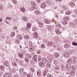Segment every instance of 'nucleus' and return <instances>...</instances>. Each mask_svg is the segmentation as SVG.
<instances>
[{"mask_svg":"<svg viewBox=\"0 0 77 77\" xmlns=\"http://www.w3.org/2000/svg\"><path fill=\"white\" fill-rule=\"evenodd\" d=\"M38 59V61H40L41 60V56H38L37 55H35L33 57L32 60L34 61V62L36 63L37 62V59Z\"/></svg>","mask_w":77,"mask_h":77,"instance_id":"nucleus-1","label":"nucleus"},{"mask_svg":"<svg viewBox=\"0 0 77 77\" xmlns=\"http://www.w3.org/2000/svg\"><path fill=\"white\" fill-rule=\"evenodd\" d=\"M63 56L65 57H69V54L68 52H64L63 54Z\"/></svg>","mask_w":77,"mask_h":77,"instance_id":"nucleus-2","label":"nucleus"},{"mask_svg":"<svg viewBox=\"0 0 77 77\" xmlns=\"http://www.w3.org/2000/svg\"><path fill=\"white\" fill-rule=\"evenodd\" d=\"M41 7L42 8H43V9H44L45 8V7H47L46 3L44 2L42 3L41 4Z\"/></svg>","mask_w":77,"mask_h":77,"instance_id":"nucleus-3","label":"nucleus"},{"mask_svg":"<svg viewBox=\"0 0 77 77\" xmlns=\"http://www.w3.org/2000/svg\"><path fill=\"white\" fill-rule=\"evenodd\" d=\"M35 50V48L33 47H29L28 48V51L29 52H32V51H34Z\"/></svg>","mask_w":77,"mask_h":77,"instance_id":"nucleus-4","label":"nucleus"},{"mask_svg":"<svg viewBox=\"0 0 77 77\" xmlns=\"http://www.w3.org/2000/svg\"><path fill=\"white\" fill-rule=\"evenodd\" d=\"M38 37V34L36 32H35L34 33V38H37Z\"/></svg>","mask_w":77,"mask_h":77,"instance_id":"nucleus-5","label":"nucleus"},{"mask_svg":"<svg viewBox=\"0 0 77 77\" xmlns=\"http://www.w3.org/2000/svg\"><path fill=\"white\" fill-rule=\"evenodd\" d=\"M42 62L45 63H46L48 62V60L46 58H43L42 60Z\"/></svg>","mask_w":77,"mask_h":77,"instance_id":"nucleus-6","label":"nucleus"},{"mask_svg":"<svg viewBox=\"0 0 77 77\" xmlns=\"http://www.w3.org/2000/svg\"><path fill=\"white\" fill-rule=\"evenodd\" d=\"M53 42H49L47 43V45L49 47H50L53 44Z\"/></svg>","mask_w":77,"mask_h":77,"instance_id":"nucleus-7","label":"nucleus"},{"mask_svg":"<svg viewBox=\"0 0 77 77\" xmlns=\"http://www.w3.org/2000/svg\"><path fill=\"white\" fill-rule=\"evenodd\" d=\"M31 5L34 7H35V6H36V2L35 1H32L31 2Z\"/></svg>","mask_w":77,"mask_h":77,"instance_id":"nucleus-8","label":"nucleus"},{"mask_svg":"<svg viewBox=\"0 0 77 77\" xmlns=\"http://www.w3.org/2000/svg\"><path fill=\"white\" fill-rule=\"evenodd\" d=\"M49 59L50 60H54V56L53 55H50L49 57Z\"/></svg>","mask_w":77,"mask_h":77,"instance_id":"nucleus-9","label":"nucleus"},{"mask_svg":"<svg viewBox=\"0 0 77 77\" xmlns=\"http://www.w3.org/2000/svg\"><path fill=\"white\" fill-rule=\"evenodd\" d=\"M4 77H11V75L7 73H5L4 75Z\"/></svg>","mask_w":77,"mask_h":77,"instance_id":"nucleus-10","label":"nucleus"},{"mask_svg":"<svg viewBox=\"0 0 77 77\" xmlns=\"http://www.w3.org/2000/svg\"><path fill=\"white\" fill-rule=\"evenodd\" d=\"M39 65L41 67H43L44 66V63L42 62H40L39 63Z\"/></svg>","mask_w":77,"mask_h":77,"instance_id":"nucleus-11","label":"nucleus"},{"mask_svg":"<svg viewBox=\"0 0 77 77\" xmlns=\"http://www.w3.org/2000/svg\"><path fill=\"white\" fill-rule=\"evenodd\" d=\"M17 38L20 40H21L23 39V37L21 35H18L17 36Z\"/></svg>","mask_w":77,"mask_h":77,"instance_id":"nucleus-12","label":"nucleus"},{"mask_svg":"<svg viewBox=\"0 0 77 77\" xmlns=\"http://www.w3.org/2000/svg\"><path fill=\"white\" fill-rule=\"evenodd\" d=\"M22 19L23 20L25 21H27V18L26 17L24 16L23 17Z\"/></svg>","mask_w":77,"mask_h":77,"instance_id":"nucleus-13","label":"nucleus"},{"mask_svg":"<svg viewBox=\"0 0 77 77\" xmlns=\"http://www.w3.org/2000/svg\"><path fill=\"white\" fill-rule=\"evenodd\" d=\"M0 69L1 71H4L5 70V67L3 66H0Z\"/></svg>","mask_w":77,"mask_h":77,"instance_id":"nucleus-14","label":"nucleus"},{"mask_svg":"<svg viewBox=\"0 0 77 77\" xmlns=\"http://www.w3.org/2000/svg\"><path fill=\"white\" fill-rule=\"evenodd\" d=\"M66 68L67 69H71V66L69 64H67L66 65Z\"/></svg>","mask_w":77,"mask_h":77,"instance_id":"nucleus-15","label":"nucleus"},{"mask_svg":"<svg viewBox=\"0 0 77 77\" xmlns=\"http://www.w3.org/2000/svg\"><path fill=\"white\" fill-rule=\"evenodd\" d=\"M31 25L30 23H27V27L28 29H30L31 28Z\"/></svg>","mask_w":77,"mask_h":77,"instance_id":"nucleus-16","label":"nucleus"},{"mask_svg":"<svg viewBox=\"0 0 77 77\" xmlns=\"http://www.w3.org/2000/svg\"><path fill=\"white\" fill-rule=\"evenodd\" d=\"M71 12L70 11H67V12H65V15H69V14H71Z\"/></svg>","mask_w":77,"mask_h":77,"instance_id":"nucleus-17","label":"nucleus"},{"mask_svg":"<svg viewBox=\"0 0 77 77\" xmlns=\"http://www.w3.org/2000/svg\"><path fill=\"white\" fill-rule=\"evenodd\" d=\"M67 63H72V59L71 58H69L68 60L67 61Z\"/></svg>","mask_w":77,"mask_h":77,"instance_id":"nucleus-18","label":"nucleus"},{"mask_svg":"<svg viewBox=\"0 0 77 77\" xmlns=\"http://www.w3.org/2000/svg\"><path fill=\"white\" fill-rule=\"evenodd\" d=\"M44 21L46 24H49V23L50 22V20L48 19H46Z\"/></svg>","mask_w":77,"mask_h":77,"instance_id":"nucleus-19","label":"nucleus"},{"mask_svg":"<svg viewBox=\"0 0 77 77\" xmlns=\"http://www.w3.org/2000/svg\"><path fill=\"white\" fill-rule=\"evenodd\" d=\"M4 65L6 66H8V65H9V63H8V61H6L4 63Z\"/></svg>","mask_w":77,"mask_h":77,"instance_id":"nucleus-20","label":"nucleus"},{"mask_svg":"<svg viewBox=\"0 0 77 77\" xmlns=\"http://www.w3.org/2000/svg\"><path fill=\"white\" fill-rule=\"evenodd\" d=\"M75 72H74V71H70L69 72V74L72 75H74L75 74Z\"/></svg>","mask_w":77,"mask_h":77,"instance_id":"nucleus-21","label":"nucleus"},{"mask_svg":"<svg viewBox=\"0 0 77 77\" xmlns=\"http://www.w3.org/2000/svg\"><path fill=\"white\" fill-rule=\"evenodd\" d=\"M69 46H70L69 45V44H65L64 46V47H65V48H69Z\"/></svg>","mask_w":77,"mask_h":77,"instance_id":"nucleus-22","label":"nucleus"},{"mask_svg":"<svg viewBox=\"0 0 77 77\" xmlns=\"http://www.w3.org/2000/svg\"><path fill=\"white\" fill-rule=\"evenodd\" d=\"M69 5L71 6H75V3L74 2H70L69 4Z\"/></svg>","mask_w":77,"mask_h":77,"instance_id":"nucleus-23","label":"nucleus"},{"mask_svg":"<svg viewBox=\"0 0 77 77\" xmlns=\"http://www.w3.org/2000/svg\"><path fill=\"white\" fill-rule=\"evenodd\" d=\"M54 56L55 57L57 58V57H59V54L58 53H56L54 54Z\"/></svg>","mask_w":77,"mask_h":77,"instance_id":"nucleus-24","label":"nucleus"},{"mask_svg":"<svg viewBox=\"0 0 77 77\" xmlns=\"http://www.w3.org/2000/svg\"><path fill=\"white\" fill-rule=\"evenodd\" d=\"M34 13L35 14H37V15H38L39 14H40V12H39V11H35L34 12Z\"/></svg>","mask_w":77,"mask_h":77,"instance_id":"nucleus-25","label":"nucleus"},{"mask_svg":"<svg viewBox=\"0 0 77 77\" xmlns=\"http://www.w3.org/2000/svg\"><path fill=\"white\" fill-rule=\"evenodd\" d=\"M37 74L38 76L39 77L40 76H41V72L39 71H37Z\"/></svg>","mask_w":77,"mask_h":77,"instance_id":"nucleus-26","label":"nucleus"},{"mask_svg":"<svg viewBox=\"0 0 77 77\" xmlns=\"http://www.w3.org/2000/svg\"><path fill=\"white\" fill-rule=\"evenodd\" d=\"M54 69H55V70H60V69L59 67L57 66H55L54 67Z\"/></svg>","mask_w":77,"mask_h":77,"instance_id":"nucleus-27","label":"nucleus"},{"mask_svg":"<svg viewBox=\"0 0 77 77\" xmlns=\"http://www.w3.org/2000/svg\"><path fill=\"white\" fill-rule=\"evenodd\" d=\"M55 32L57 35H60V30H56Z\"/></svg>","mask_w":77,"mask_h":77,"instance_id":"nucleus-28","label":"nucleus"},{"mask_svg":"<svg viewBox=\"0 0 77 77\" xmlns=\"http://www.w3.org/2000/svg\"><path fill=\"white\" fill-rule=\"evenodd\" d=\"M69 18L68 17H66L63 18V19L64 20H69Z\"/></svg>","mask_w":77,"mask_h":77,"instance_id":"nucleus-29","label":"nucleus"},{"mask_svg":"<svg viewBox=\"0 0 77 77\" xmlns=\"http://www.w3.org/2000/svg\"><path fill=\"white\" fill-rule=\"evenodd\" d=\"M62 8L63 9L64 11H66V10L67 9V8L66 7V6H65V5H63L62 6Z\"/></svg>","mask_w":77,"mask_h":77,"instance_id":"nucleus-30","label":"nucleus"},{"mask_svg":"<svg viewBox=\"0 0 77 77\" xmlns=\"http://www.w3.org/2000/svg\"><path fill=\"white\" fill-rule=\"evenodd\" d=\"M46 66L48 68H50L51 67V64L50 63H47L46 64Z\"/></svg>","mask_w":77,"mask_h":77,"instance_id":"nucleus-31","label":"nucleus"},{"mask_svg":"<svg viewBox=\"0 0 77 77\" xmlns=\"http://www.w3.org/2000/svg\"><path fill=\"white\" fill-rule=\"evenodd\" d=\"M18 55L20 58H23V56L22 54L19 53V54Z\"/></svg>","mask_w":77,"mask_h":77,"instance_id":"nucleus-32","label":"nucleus"},{"mask_svg":"<svg viewBox=\"0 0 77 77\" xmlns=\"http://www.w3.org/2000/svg\"><path fill=\"white\" fill-rule=\"evenodd\" d=\"M24 38L26 39H29V36L27 35H26L24 36Z\"/></svg>","mask_w":77,"mask_h":77,"instance_id":"nucleus-33","label":"nucleus"},{"mask_svg":"<svg viewBox=\"0 0 77 77\" xmlns=\"http://www.w3.org/2000/svg\"><path fill=\"white\" fill-rule=\"evenodd\" d=\"M35 9H36V8L34 7H31L30 8L31 11H33V10H35Z\"/></svg>","mask_w":77,"mask_h":77,"instance_id":"nucleus-34","label":"nucleus"},{"mask_svg":"<svg viewBox=\"0 0 77 77\" xmlns=\"http://www.w3.org/2000/svg\"><path fill=\"white\" fill-rule=\"evenodd\" d=\"M12 64L14 66H16L17 65V64L15 62H13L12 63Z\"/></svg>","mask_w":77,"mask_h":77,"instance_id":"nucleus-35","label":"nucleus"},{"mask_svg":"<svg viewBox=\"0 0 77 77\" xmlns=\"http://www.w3.org/2000/svg\"><path fill=\"white\" fill-rule=\"evenodd\" d=\"M48 29L49 30H51V29H52V27H51V26L50 25H48Z\"/></svg>","mask_w":77,"mask_h":77,"instance_id":"nucleus-36","label":"nucleus"},{"mask_svg":"<svg viewBox=\"0 0 77 77\" xmlns=\"http://www.w3.org/2000/svg\"><path fill=\"white\" fill-rule=\"evenodd\" d=\"M46 3H47L48 4V5H51V2H50V1L49 0L47 1Z\"/></svg>","mask_w":77,"mask_h":77,"instance_id":"nucleus-37","label":"nucleus"},{"mask_svg":"<svg viewBox=\"0 0 77 77\" xmlns=\"http://www.w3.org/2000/svg\"><path fill=\"white\" fill-rule=\"evenodd\" d=\"M54 40H55V41H59V39L57 37H54Z\"/></svg>","mask_w":77,"mask_h":77,"instance_id":"nucleus-38","label":"nucleus"},{"mask_svg":"<svg viewBox=\"0 0 77 77\" xmlns=\"http://www.w3.org/2000/svg\"><path fill=\"white\" fill-rule=\"evenodd\" d=\"M11 71L13 72H16V70H15V68H13Z\"/></svg>","mask_w":77,"mask_h":77,"instance_id":"nucleus-39","label":"nucleus"},{"mask_svg":"<svg viewBox=\"0 0 77 77\" xmlns=\"http://www.w3.org/2000/svg\"><path fill=\"white\" fill-rule=\"evenodd\" d=\"M43 26V24L41 22L39 23V26L40 27H42Z\"/></svg>","mask_w":77,"mask_h":77,"instance_id":"nucleus-40","label":"nucleus"},{"mask_svg":"<svg viewBox=\"0 0 77 77\" xmlns=\"http://www.w3.org/2000/svg\"><path fill=\"white\" fill-rule=\"evenodd\" d=\"M15 42L16 44H19L20 43V41L16 39L15 40Z\"/></svg>","mask_w":77,"mask_h":77,"instance_id":"nucleus-41","label":"nucleus"},{"mask_svg":"<svg viewBox=\"0 0 77 77\" xmlns=\"http://www.w3.org/2000/svg\"><path fill=\"white\" fill-rule=\"evenodd\" d=\"M27 77H33V75H32L28 74L27 75Z\"/></svg>","mask_w":77,"mask_h":77,"instance_id":"nucleus-42","label":"nucleus"},{"mask_svg":"<svg viewBox=\"0 0 77 77\" xmlns=\"http://www.w3.org/2000/svg\"><path fill=\"white\" fill-rule=\"evenodd\" d=\"M37 29V28H35V27H34L32 29V30H33V32H35V31H36V30Z\"/></svg>","mask_w":77,"mask_h":77,"instance_id":"nucleus-43","label":"nucleus"},{"mask_svg":"<svg viewBox=\"0 0 77 77\" xmlns=\"http://www.w3.org/2000/svg\"><path fill=\"white\" fill-rule=\"evenodd\" d=\"M15 35V32H12L11 34V37H14Z\"/></svg>","mask_w":77,"mask_h":77,"instance_id":"nucleus-44","label":"nucleus"},{"mask_svg":"<svg viewBox=\"0 0 77 77\" xmlns=\"http://www.w3.org/2000/svg\"><path fill=\"white\" fill-rule=\"evenodd\" d=\"M57 27L58 28H60V25L59 24H57L56 25Z\"/></svg>","mask_w":77,"mask_h":77,"instance_id":"nucleus-45","label":"nucleus"},{"mask_svg":"<svg viewBox=\"0 0 77 77\" xmlns=\"http://www.w3.org/2000/svg\"><path fill=\"white\" fill-rule=\"evenodd\" d=\"M21 11H22V12H24V11H25V8H21Z\"/></svg>","mask_w":77,"mask_h":77,"instance_id":"nucleus-46","label":"nucleus"},{"mask_svg":"<svg viewBox=\"0 0 77 77\" xmlns=\"http://www.w3.org/2000/svg\"><path fill=\"white\" fill-rule=\"evenodd\" d=\"M47 75V72L46 71H44L43 72V75L44 76H46Z\"/></svg>","mask_w":77,"mask_h":77,"instance_id":"nucleus-47","label":"nucleus"},{"mask_svg":"<svg viewBox=\"0 0 77 77\" xmlns=\"http://www.w3.org/2000/svg\"><path fill=\"white\" fill-rule=\"evenodd\" d=\"M66 21L65 20H63L62 22V23H63V24H64V25H65V24H66Z\"/></svg>","mask_w":77,"mask_h":77,"instance_id":"nucleus-48","label":"nucleus"},{"mask_svg":"<svg viewBox=\"0 0 77 77\" xmlns=\"http://www.w3.org/2000/svg\"><path fill=\"white\" fill-rule=\"evenodd\" d=\"M54 64H55V65H57V60H54Z\"/></svg>","mask_w":77,"mask_h":77,"instance_id":"nucleus-49","label":"nucleus"},{"mask_svg":"<svg viewBox=\"0 0 77 77\" xmlns=\"http://www.w3.org/2000/svg\"><path fill=\"white\" fill-rule=\"evenodd\" d=\"M36 2L37 3H41V0H36Z\"/></svg>","mask_w":77,"mask_h":77,"instance_id":"nucleus-50","label":"nucleus"},{"mask_svg":"<svg viewBox=\"0 0 77 77\" xmlns=\"http://www.w3.org/2000/svg\"><path fill=\"white\" fill-rule=\"evenodd\" d=\"M72 69L73 71L75 70V67L74 66H73L72 67Z\"/></svg>","mask_w":77,"mask_h":77,"instance_id":"nucleus-51","label":"nucleus"},{"mask_svg":"<svg viewBox=\"0 0 77 77\" xmlns=\"http://www.w3.org/2000/svg\"><path fill=\"white\" fill-rule=\"evenodd\" d=\"M42 48H45V45L44 44H42L41 46Z\"/></svg>","mask_w":77,"mask_h":77,"instance_id":"nucleus-52","label":"nucleus"},{"mask_svg":"<svg viewBox=\"0 0 77 77\" xmlns=\"http://www.w3.org/2000/svg\"><path fill=\"white\" fill-rule=\"evenodd\" d=\"M29 45L30 47H32V46H33V44L32 43V42H29Z\"/></svg>","mask_w":77,"mask_h":77,"instance_id":"nucleus-53","label":"nucleus"},{"mask_svg":"<svg viewBox=\"0 0 77 77\" xmlns=\"http://www.w3.org/2000/svg\"><path fill=\"white\" fill-rule=\"evenodd\" d=\"M72 45H75V46H76V45H77V43L73 42Z\"/></svg>","mask_w":77,"mask_h":77,"instance_id":"nucleus-54","label":"nucleus"},{"mask_svg":"<svg viewBox=\"0 0 77 77\" xmlns=\"http://www.w3.org/2000/svg\"><path fill=\"white\" fill-rule=\"evenodd\" d=\"M12 2H13V3H14L15 4V3H17L16 0H12Z\"/></svg>","mask_w":77,"mask_h":77,"instance_id":"nucleus-55","label":"nucleus"},{"mask_svg":"<svg viewBox=\"0 0 77 77\" xmlns=\"http://www.w3.org/2000/svg\"><path fill=\"white\" fill-rule=\"evenodd\" d=\"M59 71V70H54V72H56V73H58Z\"/></svg>","mask_w":77,"mask_h":77,"instance_id":"nucleus-56","label":"nucleus"},{"mask_svg":"<svg viewBox=\"0 0 77 77\" xmlns=\"http://www.w3.org/2000/svg\"><path fill=\"white\" fill-rule=\"evenodd\" d=\"M27 73L25 72H23L22 73L23 75H27Z\"/></svg>","mask_w":77,"mask_h":77,"instance_id":"nucleus-57","label":"nucleus"},{"mask_svg":"<svg viewBox=\"0 0 77 77\" xmlns=\"http://www.w3.org/2000/svg\"><path fill=\"white\" fill-rule=\"evenodd\" d=\"M13 29L14 30H17V26H14L13 28Z\"/></svg>","mask_w":77,"mask_h":77,"instance_id":"nucleus-58","label":"nucleus"},{"mask_svg":"<svg viewBox=\"0 0 77 77\" xmlns=\"http://www.w3.org/2000/svg\"><path fill=\"white\" fill-rule=\"evenodd\" d=\"M3 8V6L2 5H0V9H2Z\"/></svg>","mask_w":77,"mask_h":77,"instance_id":"nucleus-59","label":"nucleus"},{"mask_svg":"<svg viewBox=\"0 0 77 77\" xmlns=\"http://www.w3.org/2000/svg\"><path fill=\"white\" fill-rule=\"evenodd\" d=\"M27 57L29 59H31V58H32L31 56L29 54L28 55Z\"/></svg>","mask_w":77,"mask_h":77,"instance_id":"nucleus-60","label":"nucleus"},{"mask_svg":"<svg viewBox=\"0 0 77 77\" xmlns=\"http://www.w3.org/2000/svg\"><path fill=\"white\" fill-rule=\"evenodd\" d=\"M25 60L26 62H29V60L27 58H25Z\"/></svg>","mask_w":77,"mask_h":77,"instance_id":"nucleus-61","label":"nucleus"},{"mask_svg":"<svg viewBox=\"0 0 77 77\" xmlns=\"http://www.w3.org/2000/svg\"><path fill=\"white\" fill-rule=\"evenodd\" d=\"M19 71L21 72H23V69H19Z\"/></svg>","mask_w":77,"mask_h":77,"instance_id":"nucleus-62","label":"nucleus"},{"mask_svg":"<svg viewBox=\"0 0 77 77\" xmlns=\"http://www.w3.org/2000/svg\"><path fill=\"white\" fill-rule=\"evenodd\" d=\"M48 77H53V76L51 75V74H49L48 75Z\"/></svg>","mask_w":77,"mask_h":77,"instance_id":"nucleus-63","label":"nucleus"},{"mask_svg":"<svg viewBox=\"0 0 77 77\" xmlns=\"http://www.w3.org/2000/svg\"><path fill=\"white\" fill-rule=\"evenodd\" d=\"M30 70L32 72H33V71H34V69L33 68H31Z\"/></svg>","mask_w":77,"mask_h":77,"instance_id":"nucleus-64","label":"nucleus"}]
</instances>
